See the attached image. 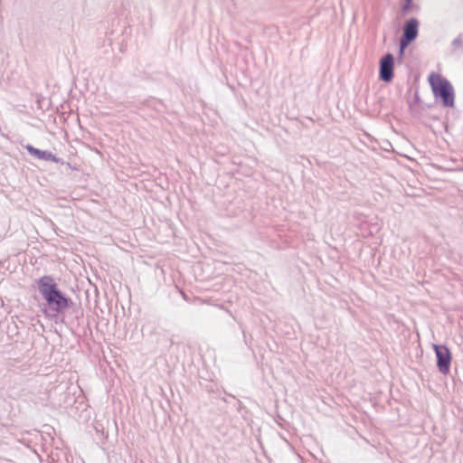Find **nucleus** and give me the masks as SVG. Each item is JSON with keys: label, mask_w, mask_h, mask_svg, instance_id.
Here are the masks:
<instances>
[{"label": "nucleus", "mask_w": 463, "mask_h": 463, "mask_svg": "<svg viewBox=\"0 0 463 463\" xmlns=\"http://www.w3.org/2000/svg\"><path fill=\"white\" fill-rule=\"evenodd\" d=\"M433 95L439 98L443 106L454 107V90L450 82L439 73L431 72L428 78Z\"/></svg>", "instance_id": "2"}, {"label": "nucleus", "mask_w": 463, "mask_h": 463, "mask_svg": "<svg viewBox=\"0 0 463 463\" xmlns=\"http://www.w3.org/2000/svg\"><path fill=\"white\" fill-rule=\"evenodd\" d=\"M26 149H27V151H28L31 155H33V156H36V157H38V158H40V159H46V158H47V153H46V152H44V151H41V150H39V149H37V148L33 147V146H31V145H27V146H26Z\"/></svg>", "instance_id": "6"}, {"label": "nucleus", "mask_w": 463, "mask_h": 463, "mask_svg": "<svg viewBox=\"0 0 463 463\" xmlns=\"http://www.w3.org/2000/svg\"><path fill=\"white\" fill-rule=\"evenodd\" d=\"M403 1H404V3L402 5V11L403 14H407L413 7V4H412L413 0H403Z\"/></svg>", "instance_id": "7"}, {"label": "nucleus", "mask_w": 463, "mask_h": 463, "mask_svg": "<svg viewBox=\"0 0 463 463\" xmlns=\"http://www.w3.org/2000/svg\"><path fill=\"white\" fill-rule=\"evenodd\" d=\"M419 22L415 18L408 20L403 27V36L401 40V53L418 35Z\"/></svg>", "instance_id": "4"}, {"label": "nucleus", "mask_w": 463, "mask_h": 463, "mask_svg": "<svg viewBox=\"0 0 463 463\" xmlns=\"http://www.w3.org/2000/svg\"><path fill=\"white\" fill-rule=\"evenodd\" d=\"M38 286L41 294L54 310L61 311L69 307V300L57 288L52 277H42L38 281Z\"/></svg>", "instance_id": "1"}, {"label": "nucleus", "mask_w": 463, "mask_h": 463, "mask_svg": "<svg viewBox=\"0 0 463 463\" xmlns=\"http://www.w3.org/2000/svg\"><path fill=\"white\" fill-rule=\"evenodd\" d=\"M394 58L392 54L384 55L380 61V78L389 82L393 78Z\"/></svg>", "instance_id": "5"}, {"label": "nucleus", "mask_w": 463, "mask_h": 463, "mask_svg": "<svg viewBox=\"0 0 463 463\" xmlns=\"http://www.w3.org/2000/svg\"><path fill=\"white\" fill-rule=\"evenodd\" d=\"M437 356V366L439 372L443 374L449 373L451 354L449 348L445 345H434L433 346Z\"/></svg>", "instance_id": "3"}]
</instances>
